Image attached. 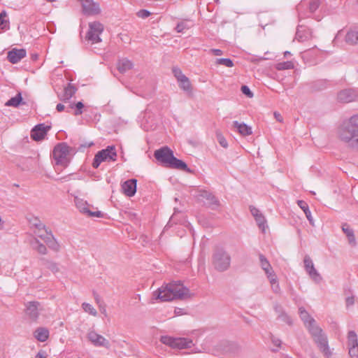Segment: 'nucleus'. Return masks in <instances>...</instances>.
<instances>
[{
	"instance_id": "64",
	"label": "nucleus",
	"mask_w": 358,
	"mask_h": 358,
	"mask_svg": "<svg viewBox=\"0 0 358 358\" xmlns=\"http://www.w3.org/2000/svg\"><path fill=\"white\" fill-rule=\"evenodd\" d=\"M287 323H288L289 324H292V322H291V321H290V319H289V318H287Z\"/></svg>"
},
{
	"instance_id": "19",
	"label": "nucleus",
	"mask_w": 358,
	"mask_h": 358,
	"mask_svg": "<svg viewBox=\"0 0 358 358\" xmlns=\"http://www.w3.org/2000/svg\"><path fill=\"white\" fill-rule=\"evenodd\" d=\"M259 262H260V266L265 272V274L266 275L267 278L272 276L275 275L273 268L271 267L269 262L266 258V257L263 255H259Z\"/></svg>"
},
{
	"instance_id": "49",
	"label": "nucleus",
	"mask_w": 358,
	"mask_h": 358,
	"mask_svg": "<svg viewBox=\"0 0 358 358\" xmlns=\"http://www.w3.org/2000/svg\"><path fill=\"white\" fill-rule=\"evenodd\" d=\"M271 342H272L273 345L277 348L276 349H273V351H274V352L278 351V349L281 346V343H282L281 340L279 339L278 338L273 336H271Z\"/></svg>"
},
{
	"instance_id": "51",
	"label": "nucleus",
	"mask_w": 358,
	"mask_h": 358,
	"mask_svg": "<svg viewBox=\"0 0 358 358\" xmlns=\"http://www.w3.org/2000/svg\"><path fill=\"white\" fill-rule=\"evenodd\" d=\"M241 92L249 98H252L253 96V93L247 85H243L241 87Z\"/></svg>"
},
{
	"instance_id": "33",
	"label": "nucleus",
	"mask_w": 358,
	"mask_h": 358,
	"mask_svg": "<svg viewBox=\"0 0 358 358\" xmlns=\"http://www.w3.org/2000/svg\"><path fill=\"white\" fill-rule=\"evenodd\" d=\"M179 87L184 91L187 92H192V85L189 78L185 76L184 78H182L178 81Z\"/></svg>"
},
{
	"instance_id": "31",
	"label": "nucleus",
	"mask_w": 358,
	"mask_h": 358,
	"mask_svg": "<svg viewBox=\"0 0 358 358\" xmlns=\"http://www.w3.org/2000/svg\"><path fill=\"white\" fill-rule=\"evenodd\" d=\"M75 203L79 211L83 214L85 213L87 208H93V206L88 204L85 201L78 197L75 198Z\"/></svg>"
},
{
	"instance_id": "44",
	"label": "nucleus",
	"mask_w": 358,
	"mask_h": 358,
	"mask_svg": "<svg viewBox=\"0 0 358 358\" xmlns=\"http://www.w3.org/2000/svg\"><path fill=\"white\" fill-rule=\"evenodd\" d=\"M350 358H358V345L348 347Z\"/></svg>"
},
{
	"instance_id": "52",
	"label": "nucleus",
	"mask_w": 358,
	"mask_h": 358,
	"mask_svg": "<svg viewBox=\"0 0 358 358\" xmlns=\"http://www.w3.org/2000/svg\"><path fill=\"white\" fill-rule=\"evenodd\" d=\"M138 16L141 18H146L150 16V13L147 10H141L137 13Z\"/></svg>"
},
{
	"instance_id": "56",
	"label": "nucleus",
	"mask_w": 358,
	"mask_h": 358,
	"mask_svg": "<svg viewBox=\"0 0 358 358\" xmlns=\"http://www.w3.org/2000/svg\"><path fill=\"white\" fill-rule=\"evenodd\" d=\"M35 358H47L45 351L40 350L35 356Z\"/></svg>"
},
{
	"instance_id": "38",
	"label": "nucleus",
	"mask_w": 358,
	"mask_h": 358,
	"mask_svg": "<svg viewBox=\"0 0 358 358\" xmlns=\"http://www.w3.org/2000/svg\"><path fill=\"white\" fill-rule=\"evenodd\" d=\"M7 13L5 10L0 13V27L1 29H7L9 28V21L6 20Z\"/></svg>"
},
{
	"instance_id": "25",
	"label": "nucleus",
	"mask_w": 358,
	"mask_h": 358,
	"mask_svg": "<svg viewBox=\"0 0 358 358\" xmlns=\"http://www.w3.org/2000/svg\"><path fill=\"white\" fill-rule=\"evenodd\" d=\"M342 230L348 238L349 243L352 245H355L356 240L354 235L353 230L347 224H344L342 226Z\"/></svg>"
},
{
	"instance_id": "2",
	"label": "nucleus",
	"mask_w": 358,
	"mask_h": 358,
	"mask_svg": "<svg viewBox=\"0 0 358 358\" xmlns=\"http://www.w3.org/2000/svg\"><path fill=\"white\" fill-rule=\"evenodd\" d=\"M338 137L348 148L358 151V114L342 122L338 129Z\"/></svg>"
},
{
	"instance_id": "4",
	"label": "nucleus",
	"mask_w": 358,
	"mask_h": 358,
	"mask_svg": "<svg viewBox=\"0 0 358 358\" xmlns=\"http://www.w3.org/2000/svg\"><path fill=\"white\" fill-rule=\"evenodd\" d=\"M212 264L217 271H225L230 267L231 256L224 250L217 248L213 254Z\"/></svg>"
},
{
	"instance_id": "54",
	"label": "nucleus",
	"mask_w": 358,
	"mask_h": 358,
	"mask_svg": "<svg viewBox=\"0 0 358 358\" xmlns=\"http://www.w3.org/2000/svg\"><path fill=\"white\" fill-rule=\"evenodd\" d=\"M94 300L96 301V303L98 304L99 307V308H101V304H103V301H101V297L99 296V295L95 292H94Z\"/></svg>"
},
{
	"instance_id": "43",
	"label": "nucleus",
	"mask_w": 358,
	"mask_h": 358,
	"mask_svg": "<svg viewBox=\"0 0 358 358\" xmlns=\"http://www.w3.org/2000/svg\"><path fill=\"white\" fill-rule=\"evenodd\" d=\"M92 208H89L87 209L85 213H84L88 217H103V214L99 210H92ZM94 209V207L92 208Z\"/></svg>"
},
{
	"instance_id": "21",
	"label": "nucleus",
	"mask_w": 358,
	"mask_h": 358,
	"mask_svg": "<svg viewBox=\"0 0 358 358\" xmlns=\"http://www.w3.org/2000/svg\"><path fill=\"white\" fill-rule=\"evenodd\" d=\"M233 126L237 129L238 133L243 136H249L252 134V128L245 123H240L238 121L233 122Z\"/></svg>"
},
{
	"instance_id": "10",
	"label": "nucleus",
	"mask_w": 358,
	"mask_h": 358,
	"mask_svg": "<svg viewBox=\"0 0 358 358\" xmlns=\"http://www.w3.org/2000/svg\"><path fill=\"white\" fill-rule=\"evenodd\" d=\"M304 268L310 278L316 283L319 284L322 280V277L315 269L314 264L308 255H306L303 259Z\"/></svg>"
},
{
	"instance_id": "39",
	"label": "nucleus",
	"mask_w": 358,
	"mask_h": 358,
	"mask_svg": "<svg viewBox=\"0 0 358 358\" xmlns=\"http://www.w3.org/2000/svg\"><path fill=\"white\" fill-rule=\"evenodd\" d=\"M192 26V23L191 22L182 21L177 24L176 30L178 33H182L184 30L189 29Z\"/></svg>"
},
{
	"instance_id": "6",
	"label": "nucleus",
	"mask_w": 358,
	"mask_h": 358,
	"mask_svg": "<svg viewBox=\"0 0 358 358\" xmlns=\"http://www.w3.org/2000/svg\"><path fill=\"white\" fill-rule=\"evenodd\" d=\"M117 158V152L113 145L108 146L106 149L99 151L94 159L92 166L97 169L103 162H115Z\"/></svg>"
},
{
	"instance_id": "55",
	"label": "nucleus",
	"mask_w": 358,
	"mask_h": 358,
	"mask_svg": "<svg viewBox=\"0 0 358 358\" xmlns=\"http://www.w3.org/2000/svg\"><path fill=\"white\" fill-rule=\"evenodd\" d=\"M355 303V299L353 296H349L346 299V306H352Z\"/></svg>"
},
{
	"instance_id": "14",
	"label": "nucleus",
	"mask_w": 358,
	"mask_h": 358,
	"mask_svg": "<svg viewBox=\"0 0 358 358\" xmlns=\"http://www.w3.org/2000/svg\"><path fill=\"white\" fill-rule=\"evenodd\" d=\"M42 310L41 303L38 301L28 302L26 306V314L32 320L36 321Z\"/></svg>"
},
{
	"instance_id": "12",
	"label": "nucleus",
	"mask_w": 358,
	"mask_h": 358,
	"mask_svg": "<svg viewBox=\"0 0 358 358\" xmlns=\"http://www.w3.org/2000/svg\"><path fill=\"white\" fill-rule=\"evenodd\" d=\"M87 338L90 342L96 347L110 348L109 341L103 336L98 334L96 332L92 331L87 334Z\"/></svg>"
},
{
	"instance_id": "1",
	"label": "nucleus",
	"mask_w": 358,
	"mask_h": 358,
	"mask_svg": "<svg viewBox=\"0 0 358 358\" xmlns=\"http://www.w3.org/2000/svg\"><path fill=\"white\" fill-rule=\"evenodd\" d=\"M189 290L180 282H172L165 284L153 292L151 303H154L157 301H170L175 299H182L189 297Z\"/></svg>"
},
{
	"instance_id": "63",
	"label": "nucleus",
	"mask_w": 358,
	"mask_h": 358,
	"mask_svg": "<svg viewBox=\"0 0 358 358\" xmlns=\"http://www.w3.org/2000/svg\"><path fill=\"white\" fill-rule=\"evenodd\" d=\"M291 55V53H290V52H289V51H285V52H284V56H285V57H287V56H289V55Z\"/></svg>"
},
{
	"instance_id": "36",
	"label": "nucleus",
	"mask_w": 358,
	"mask_h": 358,
	"mask_svg": "<svg viewBox=\"0 0 358 358\" xmlns=\"http://www.w3.org/2000/svg\"><path fill=\"white\" fill-rule=\"evenodd\" d=\"M358 345L357 336L354 331H350L348 335V347Z\"/></svg>"
},
{
	"instance_id": "24",
	"label": "nucleus",
	"mask_w": 358,
	"mask_h": 358,
	"mask_svg": "<svg viewBox=\"0 0 358 358\" xmlns=\"http://www.w3.org/2000/svg\"><path fill=\"white\" fill-rule=\"evenodd\" d=\"M201 197L203 199H205V202L206 204L209 206H217L218 205V201L215 198V196L211 194L210 192L203 191L201 193Z\"/></svg>"
},
{
	"instance_id": "9",
	"label": "nucleus",
	"mask_w": 358,
	"mask_h": 358,
	"mask_svg": "<svg viewBox=\"0 0 358 358\" xmlns=\"http://www.w3.org/2000/svg\"><path fill=\"white\" fill-rule=\"evenodd\" d=\"M82 7V12L85 15H96L101 13V10L98 2L94 0H78Z\"/></svg>"
},
{
	"instance_id": "15",
	"label": "nucleus",
	"mask_w": 358,
	"mask_h": 358,
	"mask_svg": "<svg viewBox=\"0 0 358 358\" xmlns=\"http://www.w3.org/2000/svg\"><path fill=\"white\" fill-rule=\"evenodd\" d=\"M50 128L49 126H45L44 124H39L31 130V137L35 141H41L44 138Z\"/></svg>"
},
{
	"instance_id": "13",
	"label": "nucleus",
	"mask_w": 358,
	"mask_h": 358,
	"mask_svg": "<svg viewBox=\"0 0 358 358\" xmlns=\"http://www.w3.org/2000/svg\"><path fill=\"white\" fill-rule=\"evenodd\" d=\"M41 238L48 245V247L54 252H59L61 246L58 241L55 239L52 234L50 231H45L44 234H39Z\"/></svg>"
},
{
	"instance_id": "45",
	"label": "nucleus",
	"mask_w": 358,
	"mask_h": 358,
	"mask_svg": "<svg viewBox=\"0 0 358 358\" xmlns=\"http://www.w3.org/2000/svg\"><path fill=\"white\" fill-rule=\"evenodd\" d=\"M216 136L220 145L222 147L227 148L228 147V143L225 138L223 136V135L220 132H217Z\"/></svg>"
},
{
	"instance_id": "8",
	"label": "nucleus",
	"mask_w": 358,
	"mask_h": 358,
	"mask_svg": "<svg viewBox=\"0 0 358 358\" xmlns=\"http://www.w3.org/2000/svg\"><path fill=\"white\" fill-rule=\"evenodd\" d=\"M103 25L97 21L89 23V30L85 36L86 40L92 44L101 41L100 34L103 31Z\"/></svg>"
},
{
	"instance_id": "27",
	"label": "nucleus",
	"mask_w": 358,
	"mask_h": 358,
	"mask_svg": "<svg viewBox=\"0 0 358 358\" xmlns=\"http://www.w3.org/2000/svg\"><path fill=\"white\" fill-rule=\"evenodd\" d=\"M76 92V89L72 85L69 84L64 90L61 100H69L75 94Z\"/></svg>"
},
{
	"instance_id": "32",
	"label": "nucleus",
	"mask_w": 358,
	"mask_h": 358,
	"mask_svg": "<svg viewBox=\"0 0 358 358\" xmlns=\"http://www.w3.org/2000/svg\"><path fill=\"white\" fill-rule=\"evenodd\" d=\"M20 103L24 104L25 103L22 101V97L21 93L19 92L15 96L10 99L6 103V106L17 107Z\"/></svg>"
},
{
	"instance_id": "50",
	"label": "nucleus",
	"mask_w": 358,
	"mask_h": 358,
	"mask_svg": "<svg viewBox=\"0 0 358 358\" xmlns=\"http://www.w3.org/2000/svg\"><path fill=\"white\" fill-rule=\"evenodd\" d=\"M76 110L74 112L75 115H79L83 113L82 109L84 108V105L81 101L78 102L76 105Z\"/></svg>"
},
{
	"instance_id": "35",
	"label": "nucleus",
	"mask_w": 358,
	"mask_h": 358,
	"mask_svg": "<svg viewBox=\"0 0 358 358\" xmlns=\"http://www.w3.org/2000/svg\"><path fill=\"white\" fill-rule=\"evenodd\" d=\"M267 278L268 279V280L271 283V287L272 290L275 293H277V294L280 293V286L278 284V281L276 275L275 274V275L270 276Z\"/></svg>"
},
{
	"instance_id": "47",
	"label": "nucleus",
	"mask_w": 358,
	"mask_h": 358,
	"mask_svg": "<svg viewBox=\"0 0 358 358\" xmlns=\"http://www.w3.org/2000/svg\"><path fill=\"white\" fill-rule=\"evenodd\" d=\"M320 0H313L309 4V10L311 13L315 12L320 6Z\"/></svg>"
},
{
	"instance_id": "42",
	"label": "nucleus",
	"mask_w": 358,
	"mask_h": 358,
	"mask_svg": "<svg viewBox=\"0 0 358 358\" xmlns=\"http://www.w3.org/2000/svg\"><path fill=\"white\" fill-rule=\"evenodd\" d=\"M216 64L224 65L227 67L234 66V62L231 59L229 58H220L217 59L215 62Z\"/></svg>"
},
{
	"instance_id": "37",
	"label": "nucleus",
	"mask_w": 358,
	"mask_h": 358,
	"mask_svg": "<svg viewBox=\"0 0 358 358\" xmlns=\"http://www.w3.org/2000/svg\"><path fill=\"white\" fill-rule=\"evenodd\" d=\"M294 68V64L291 61L279 62L275 65V69L279 71L292 69Z\"/></svg>"
},
{
	"instance_id": "61",
	"label": "nucleus",
	"mask_w": 358,
	"mask_h": 358,
	"mask_svg": "<svg viewBox=\"0 0 358 358\" xmlns=\"http://www.w3.org/2000/svg\"><path fill=\"white\" fill-rule=\"evenodd\" d=\"M100 308L101 312L106 315V308H105V307L103 306V303L101 304V308Z\"/></svg>"
},
{
	"instance_id": "18",
	"label": "nucleus",
	"mask_w": 358,
	"mask_h": 358,
	"mask_svg": "<svg viewBox=\"0 0 358 358\" xmlns=\"http://www.w3.org/2000/svg\"><path fill=\"white\" fill-rule=\"evenodd\" d=\"M136 179H130L125 181L122 185V189L124 194L128 196H132L136 192Z\"/></svg>"
},
{
	"instance_id": "28",
	"label": "nucleus",
	"mask_w": 358,
	"mask_h": 358,
	"mask_svg": "<svg viewBox=\"0 0 358 358\" xmlns=\"http://www.w3.org/2000/svg\"><path fill=\"white\" fill-rule=\"evenodd\" d=\"M31 247L34 250L37 251L41 255H46L48 252L47 248L45 245L39 242L38 240L34 238L31 243Z\"/></svg>"
},
{
	"instance_id": "60",
	"label": "nucleus",
	"mask_w": 358,
	"mask_h": 358,
	"mask_svg": "<svg viewBox=\"0 0 358 358\" xmlns=\"http://www.w3.org/2000/svg\"><path fill=\"white\" fill-rule=\"evenodd\" d=\"M56 109L57 110V111L61 112V111L64 110V106L62 103H58L56 106Z\"/></svg>"
},
{
	"instance_id": "40",
	"label": "nucleus",
	"mask_w": 358,
	"mask_h": 358,
	"mask_svg": "<svg viewBox=\"0 0 358 358\" xmlns=\"http://www.w3.org/2000/svg\"><path fill=\"white\" fill-rule=\"evenodd\" d=\"M82 308L85 312L89 313L90 315L94 317L97 315V311L91 304L84 302L82 304Z\"/></svg>"
},
{
	"instance_id": "5",
	"label": "nucleus",
	"mask_w": 358,
	"mask_h": 358,
	"mask_svg": "<svg viewBox=\"0 0 358 358\" xmlns=\"http://www.w3.org/2000/svg\"><path fill=\"white\" fill-rule=\"evenodd\" d=\"M160 341L173 349H188L194 346L193 341L185 337H172L170 336H162Z\"/></svg>"
},
{
	"instance_id": "11",
	"label": "nucleus",
	"mask_w": 358,
	"mask_h": 358,
	"mask_svg": "<svg viewBox=\"0 0 358 358\" xmlns=\"http://www.w3.org/2000/svg\"><path fill=\"white\" fill-rule=\"evenodd\" d=\"M154 155L159 162L169 166L173 157V153L168 147H163L157 150Z\"/></svg>"
},
{
	"instance_id": "34",
	"label": "nucleus",
	"mask_w": 358,
	"mask_h": 358,
	"mask_svg": "<svg viewBox=\"0 0 358 358\" xmlns=\"http://www.w3.org/2000/svg\"><path fill=\"white\" fill-rule=\"evenodd\" d=\"M255 221L259 227V228L262 230L263 233L266 231L267 228L266 220L264 215L262 213L255 218Z\"/></svg>"
},
{
	"instance_id": "20",
	"label": "nucleus",
	"mask_w": 358,
	"mask_h": 358,
	"mask_svg": "<svg viewBox=\"0 0 358 358\" xmlns=\"http://www.w3.org/2000/svg\"><path fill=\"white\" fill-rule=\"evenodd\" d=\"M299 315L301 320L303 321L305 326L308 328V331H310V328L312 325V322L314 324V325H317L315 320L310 317V315L308 314V313L303 308H299Z\"/></svg>"
},
{
	"instance_id": "59",
	"label": "nucleus",
	"mask_w": 358,
	"mask_h": 358,
	"mask_svg": "<svg viewBox=\"0 0 358 358\" xmlns=\"http://www.w3.org/2000/svg\"><path fill=\"white\" fill-rule=\"evenodd\" d=\"M274 116L278 122H282V117L281 116V115L280 113L275 112Z\"/></svg>"
},
{
	"instance_id": "22",
	"label": "nucleus",
	"mask_w": 358,
	"mask_h": 358,
	"mask_svg": "<svg viewBox=\"0 0 358 358\" xmlns=\"http://www.w3.org/2000/svg\"><path fill=\"white\" fill-rule=\"evenodd\" d=\"M34 336L40 342H45L49 337V331L45 327H38L34 332Z\"/></svg>"
},
{
	"instance_id": "26",
	"label": "nucleus",
	"mask_w": 358,
	"mask_h": 358,
	"mask_svg": "<svg viewBox=\"0 0 358 358\" xmlns=\"http://www.w3.org/2000/svg\"><path fill=\"white\" fill-rule=\"evenodd\" d=\"M297 203H298V206L304 212V213L306 215V217L308 219V220L309 221L310 224L311 225H314L313 219L312 217L311 213H310V211L309 210V208H308V206L307 203L305 202L304 201L299 200L297 201Z\"/></svg>"
},
{
	"instance_id": "3",
	"label": "nucleus",
	"mask_w": 358,
	"mask_h": 358,
	"mask_svg": "<svg viewBox=\"0 0 358 358\" xmlns=\"http://www.w3.org/2000/svg\"><path fill=\"white\" fill-rule=\"evenodd\" d=\"M310 334L324 357L326 358L331 357L333 355V352L329 345L327 336L323 332L322 329L318 325H314L312 322V325L310 328Z\"/></svg>"
},
{
	"instance_id": "62",
	"label": "nucleus",
	"mask_w": 358,
	"mask_h": 358,
	"mask_svg": "<svg viewBox=\"0 0 358 358\" xmlns=\"http://www.w3.org/2000/svg\"><path fill=\"white\" fill-rule=\"evenodd\" d=\"M266 59H268V58L264 57H260L258 59H257L256 61L259 62V61H262V60H266Z\"/></svg>"
},
{
	"instance_id": "30",
	"label": "nucleus",
	"mask_w": 358,
	"mask_h": 358,
	"mask_svg": "<svg viewBox=\"0 0 358 358\" xmlns=\"http://www.w3.org/2000/svg\"><path fill=\"white\" fill-rule=\"evenodd\" d=\"M345 41L349 44H358V30L354 29L348 31L345 36Z\"/></svg>"
},
{
	"instance_id": "23",
	"label": "nucleus",
	"mask_w": 358,
	"mask_h": 358,
	"mask_svg": "<svg viewBox=\"0 0 358 358\" xmlns=\"http://www.w3.org/2000/svg\"><path fill=\"white\" fill-rule=\"evenodd\" d=\"M117 68L121 73H124L133 68V64L128 59L123 58L118 61Z\"/></svg>"
},
{
	"instance_id": "58",
	"label": "nucleus",
	"mask_w": 358,
	"mask_h": 358,
	"mask_svg": "<svg viewBox=\"0 0 358 358\" xmlns=\"http://www.w3.org/2000/svg\"><path fill=\"white\" fill-rule=\"evenodd\" d=\"M45 231H48L47 230V229L45 228V227H44V229H42L41 231H38V230H35L34 231V234L38 236L39 237V234H45Z\"/></svg>"
},
{
	"instance_id": "16",
	"label": "nucleus",
	"mask_w": 358,
	"mask_h": 358,
	"mask_svg": "<svg viewBox=\"0 0 358 358\" xmlns=\"http://www.w3.org/2000/svg\"><path fill=\"white\" fill-rule=\"evenodd\" d=\"M357 97V93L352 89L341 90L338 93L337 98L339 101L349 103L353 101Z\"/></svg>"
},
{
	"instance_id": "53",
	"label": "nucleus",
	"mask_w": 358,
	"mask_h": 358,
	"mask_svg": "<svg viewBox=\"0 0 358 358\" xmlns=\"http://www.w3.org/2000/svg\"><path fill=\"white\" fill-rule=\"evenodd\" d=\"M250 210L251 214L254 216L255 218L256 217H257L258 215H259L260 214H262V213L257 208H255L254 206H250Z\"/></svg>"
},
{
	"instance_id": "17",
	"label": "nucleus",
	"mask_w": 358,
	"mask_h": 358,
	"mask_svg": "<svg viewBox=\"0 0 358 358\" xmlns=\"http://www.w3.org/2000/svg\"><path fill=\"white\" fill-rule=\"evenodd\" d=\"M26 55L25 49L13 48L8 52L7 58L10 63L17 64L25 57Z\"/></svg>"
},
{
	"instance_id": "41",
	"label": "nucleus",
	"mask_w": 358,
	"mask_h": 358,
	"mask_svg": "<svg viewBox=\"0 0 358 358\" xmlns=\"http://www.w3.org/2000/svg\"><path fill=\"white\" fill-rule=\"evenodd\" d=\"M30 224L36 228V230L41 231L44 229L45 225L41 222V221L37 217H34L30 220Z\"/></svg>"
},
{
	"instance_id": "7",
	"label": "nucleus",
	"mask_w": 358,
	"mask_h": 358,
	"mask_svg": "<svg viewBox=\"0 0 358 358\" xmlns=\"http://www.w3.org/2000/svg\"><path fill=\"white\" fill-rule=\"evenodd\" d=\"M69 147L65 143L57 144L52 152L53 158L56 164L64 166H67L69 163Z\"/></svg>"
},
{
	"instance_id": "48",
	"label": "nucleus",
	"mask_w": 358,
	"mask_h": 358,
	"mask_svg": "<svg viewBox=\"0 0 358 358\" xmlns=\"http://www.w3.org/2000/svg\"><path fill=\"white\" fill-rule=\"evenodd\" d=\"M173 73L174 76L176 77L177 81H178L182 78H184L185 76V75L182 73L180 69L178 68V67L173 68Z\"/></svg>"
},
{
	"instance_id": "57",
	"label": "nucleus",
	"mask_w": 358,
	"mask_h": 358,
	"mask_svg": "<svg viewBox=\"0 0 358 358\" xmlns=\"http://www.w3.org/2000/svg\"><path fill=\"white\" fill-rule=\"evenodd\" d=\"M210 51L216 56H220L223 54L222 50L220 49H211Z\"/></svg>"
},
{
	"instance_id": "46",
	"label": "nucleus",
	"mask_w": 358,
	"mask_h": 358,
	"mask_svg": "<svg viewBox=\"0 0 358 358\" xmlns=\"http://www.w3.org/2000/svg\"><path fill=\"white\" fill-rule=\"evenodd\" d=\"M47 268L54 273H57L59 271L57 264L54 262H48Z\"/></svg>"
},
{
	"instance_id": "29",
	"label": "nucleus",
	"mask_w": 358,
	"mask_h": 358,
	"mask_svg": "<svg viewBox=\"0 0 358 358\" xmlns=\"http://www.w3.org/2000/svg\"><path fill=\"white\" fill-rule=\"evenodd\" d=\"M169 167L188 171L187 164L182 160L176 158L174 156L173 157Z\"/></svg>"
}]
</instances>
